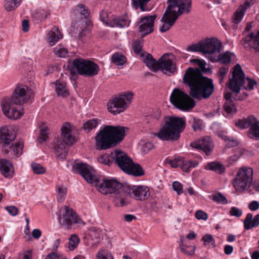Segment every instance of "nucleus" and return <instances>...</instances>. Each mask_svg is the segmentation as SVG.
Here are the masks:
<instances>
[{
	"mask_svg": "<svg viewBox=\"0 0 259 259\" xmlns=\"http://www.w3.org/2000/svg\"><path fill=\"white\" fill-rule=\"evenodd\" d=\"M62 35L57 27L54 26L48 33V42L53 46L62 37Z\"/></svg>",
	"mask_w": 259,
	"mask_h": 259,
	"instance_id": "obj_31",
	"label": "nucleus"
},
{
	"mask_svg": "<svg viewBox=\"0 0 259 259\" xmlns=\"http://www.w3.org/2000/svg\"><path fill=\"white\" fill-rule=\"evenodd\" d=\"M126 129L119 125H105L96 135L97 149L103 150L116 146L124 139Z\"/></svg>",
	"mask_w": 259,
	"mask_h": 259,
	"instance_id": "obj_3",
	"label": "nucleus"
},
{
	"mask_svg": "<svg viewBox=\"0 0 259 259\" xmlns=\"http://www.w3.org/2000/svg\"><path fill=\"white\" fill-rule=\"evenodd\" d=\"M158 65L157 71L160 70L168 76L174 74L177 69L176 65L167 54L163 55L158 59Z\"/></svg>",
	"mask_w": 259,
	"mask_h": 259,
	"instance_id": "obj_19",
	"label": "nucleus"
},
{
	"mask_svg": "<svg viewBox=\"0 0 259 259\" xmlns=\"http://www.w3.org/2000/svg\"><path fill=\"white\" fill-rule=\"evenodd\" d=\"M205 168L206 170H211L219 174L224 173L226 169L225 166L218 161H212L207 163Z\"/></svg>",
	"mask_w": 259,
	"mask_h": 259,
	"instance_id": "obj_34",
	"label": "nucleus"
},
{
	"mask_svg": "<svg viewBox=\"0 0 259 259\" xmlns=\"http://www.w3.org/2000/svg\"><path fill=\"white\" fill-rule=\"evenodd\" d=\"M62 137L63 142L67 145H72L75 142V138L71 135V125L69 123L64 124L62 128Z\"/></svg>",
	"mask_w": 259,
	"mask_h": 259,
	"instance_id": "obj_23",
	"label": "nucleus"
},
{
	"mask_svg": "<svg viewBox=\"0 0 259 259\" xmlns=\"http://www.w3.org/2000/svg\"><path fill=\"white\" fill-rule=\"evenodd\" d=\"M113 23L112 26L122 28L129 25L130 20L126 16H122L113 18Z\"/></svg>",
	"mask_w": 259,
	"mask_h": 259,
	"instance_id": "obj_36",
	"label": "nucleus"
},
{
	"mask_svg": "<svg viewBox=\"0 0 259 259\" xmlns=\"http://www.w3.org/2000/svg\"><path fill=\"white\" fill-rule=\"evenodd\" d=\"M55 55L60 58H64L68 54V50L63 46L59 45L54 49Z\"/></svg>",
	"mask_w": 259,
	"mask_h": 259,
	"instance_id": "obj_45",
	"label": "nucleus"
},
{
	"mask_svg": "<svg viewBox=\"0 0 259 259\" xmlns=\"http://www.w3.org/2000/svg\"><path fill=\"white\" fill-rule=\"evenodd\" d=\"M247 81V85L246 83L244 85L243 89L246 90H252L254 89V85L256 84V81L254 79L247 77L245 80Z\"/></svg>",
	"mask_w": 259,
	"mask_h": 259,
	"instance_id": "obj_57",
	"label": "nucleus"
},
{
	"mask_svg": "<svg viewBox=\"0 0 259 259\" xmlns=\"http://www.w3.org/2000/svg\"><path fill=\"white\" fill-rule=\"evenodd\" d=\"M253 169L250 167H243L239 169L233 183L237 192H242L249 186L253 179Z\"/></svg>",
	"mask_w": 259,
	"mask_h": 259,
	"instance_id": "obj_11",
	"label": "nucleus"
},
{
	"mask_svg": "<svg viewBox=\"0 0 259 259\" xmlns=\"http://www.w3.org/2000/svg\"><path fill=\"white\" fill-rule=\"evenodd\" d=\"M56 193L57 201L60 202H62L66 198L67 188L63 185L57 186Z\"/></svg>",
	"mask_w": 259,
	"mask_h": 259,
	"instance_id": "obj_43",
	"label": "nucleus"
},
{
	"mask_svg": "<svg viewBox=\"0 0 259 259\" xmlns=\"http://www.w3.org/2000/svg\"><path fill=\"white\" fill-rule=\"evenodd\" d=\"M31 168L33 172L37 175L43 174L46 172V168L38 163H32Z\"/></svg>",
	"mask_w": 259,
	"mask_h": 259,
	"instance_id": "obj_55",
	"label": "nucleus"
},
{
	"mask_svg": "<svg viewBox=\"0 0 259 259\" xmlns=\"http://www.w3.org/2000/svg\"><path fill=\"white\" fill-rule=\"evenodd\" d=\"M125 189L126 197L130 196L137 200L143 201L148 199L150 196L149 188L146 186H135L127 184Z\"/></svg>",
	"mask_w": 259,
	"mask_h": 259,
	"instance_id": "obj_16",
	"label": "nucleus"
},
{
	"mask_svg": "<svg viewBox=\"0 0 259 259\" xmlns=\"http://www.w3.org/2000/svg\"><path fill=\"white\" fill-rule=\"evenodd\" d=\"M22 0H5L4 7L8 12L15 10L21 3Z\"/></svg>",
	"mask_w": 259,
	"mask_h": 259,
	"instance_id": "obj_40",
	"label": "nucleus"
},
{
	"mask_svg": "<svg viewBox=\"0 0 259 259\" xmlns=\"http://www.w3.org/2000/svg\"><path fill=\"white\" fill-rule=\"evenodd\" d=\"M113 158L115 163L123 171L128 166H130V164L132 163V161H133L132 159L127 156L126 153L120 150H116L114 151Z\"/></svg>",
	"mask_w": 259,
	"mask_h": 259,
	"instance_id": "obj_20",
	"label": "nucleus"
},
{
	"mask_svg": "<svg viewBox=\"0 0 259 259\" xmlns=\"http://www.w3.org/2000/svg\"><path fill=\"white\" fill-rule=\"evenodd\" d=\"M191 146L197 149L201 150L204 151L206 155H209L213 148V144L210 138L207 137L191 143Z\"/></svg>",
	"mask_w": 259,
	"mask_h": 259,
	"instance_id": "obj_21",
	"label": "nucleus"
},
{
	"mask_svg": "<svg viewBox=\"0 0 259 259\" xmlns=\"http://www.w3.org/2000/svg\"><path fill=\"white\" fill-rule=\"evenodd\" d=\"M201 240L204 242V243L205 245L214 243V239L210 234H205L203 236Z\"/></svg>",
	"mask_w": 259,
	"mask_h": 259,
	"instance_id": "obj_61",
	"label": "nucleus"
},
{
	"mask_svg": "<svg viewBox=\"0 0 259 259\" xmlns=\"http://www.w3.org/2000/svg\"><path fill=\"white\" fill-rule=\"evenodd\" d=\"M209 197L212 201L218 203L226 204L228 203L227 198L220 192L210 195Z\"/></svg>",
	"mask_w": 259,
	"mask_h": 259,
	"instance_id": "obj_44",
	"label": "nucleus"
},
{
	"mask_svg": "<svg viewBox=\"0 0 259 259\" xmlns=\"http://www.w3.org/2000/svg\"><path fill=\"white\" fill-rule=\"evenodd\" d=\"M250 6V3L248 0L245 1L234 13L232 18V22L235 24H238L242 19L246 10Z\"/></svg>",
	"mask_w": 259,
	"mask_h": 259,
	"instance_id": "obj_25",
	"label": "nucleus"
},
{
	"mask_svg": "<svg viewBox=\"0 0 259 259\" xmlns=\"http://www.w3.org/2000/svg\"><path fill=\"white\" fill-rule=\"evenodd\" d=\"M258 226H259V214L255 215L253 218L251 213H247L244 220V229L248 230Z\"/></svg>",
	"mask_w": 259,
	"mask_h": 259,
	"instance_id": "obj_29",
	"label": "nucleus"
},
{
	"mask_svg": "<svg viewBox=\"0 0 259 259\" xmlns=\"http://www.w3.org/2000/svg\"><path fill=\"white\" fill-rule=\"evenodd\" d=\"M79 218L71 208L64 206L60 208L59 222L60 225L69 229L73 224L79 223Z\"/></svg>",
	"mask_w": 259,
	"mask_h": 259,
	"instance_id": "obj_14",
	"label": "nucleus"
},
{
	"mask_svg": "<svg viewBox=\"0 0 259 259\" xmlns=\"http://www.w3.org/2000/svg\"><path fill=\"white\" fill-rule=\"evenodd\" d=\"M72 170L80 174L88 183H92L96 180L94 169L86 163H77L73 165Z\"/></svg>",
	"mask_w": 259,
	"mask_h": 259,
	"instance_id": "obj_17",
	"label": "nucleus"
},
{
	"mask_svg": "<svg viewBox=\"0 0 259 259\" xmlns=\"http://www.w3.org/2000/svg\"><path fill=\"white\" fill-rule=\"evenodd\" d=\"M177 19V15L174 16L171 13H168L165 16L164 13L161 20V22L163 23V24L160 28V32H165L169 30L175 24Z\"/></svg>",
	"mask_w": 259,
	"mask_h": 259,
	"instance_id": "obj_26",
	"label": "nucleus"
},
{
	"mask_svg": "<svg viewBox=\"0 0 259 259\" xmlns=\"http://www.w3.org/2000/svg\"><path fill=\"white\" fill-rule=\"evenodd\" d=\"M60 242V239H57L55 241L52 246L53 251L47 255L46 259H66V258H64L61 254L58 253L57 251V249L59 247Z\"/></svg>",
	"mask_w": 259,
	"mask_h": 259,
	"instance_id": "obj_35",
	"label": "nucleus"
},
{
	"mask_svg": "<svg viewBox=\"0 0 259 259\" xmlns=\"http://www.w3.org/2000/svg\"><path fill=\"white\" fill-rule=\"evenodd\" d=\"M143 39H138L133 42V49L136 54H139L141 53L143 47Z\"/></svg>",
	"mask_w": 259,
	"mask_h": 259,
	"instance_id": "obj_54",
	"label": "nucleus"
},
{
	"mask_svg": "<svg viewBox=\"0 0 259 259\" xmlns=\"http://www.w3.org/2000/svg\"><path fill=\"white\" fill-rule=\"evenodd\" d=\"M246 83L245 74L240 64H237L233 68L232 76L226 83L227 87L233 93L238 94L243 89Z\"/></svg>",
	"mask_w": 259,
	"mask_h": 259,
	"instance_id": "obj_10",
	"label": "nucleus"
},
{
	"mask_svg": "<svg viewBox=\"0 0 259 259\" xmlns=\"http://www.w3.org/2000/svg\"><path fill=\"white\" fill-rule=\"evenodd\" d=\"M203 55L210 61V57L222 51V42L216 37L207 38L202 40Z\"/></svg>",
	"mask_w": 259,
	"mask_h": 259,
	"instance_id": "obj_15",
	"label": "nucleus"
},
{
	"mask_svg": "<svg viewBox=\"0 0 259 259\" xmlns=\"http://www.w3.org/2000/svg\"><path fill=\"white\" fill-rule=\"evenodd\" d=\"M182 158H178L175 159L169 160L168 163L172 167L176 168L181 164Z\"/></svg>",
	"mask_w": 259,
	"mask_h": 259,
	"instance_id": "obj_63",
	"label": "nucleus"
},
{
	"mask_svg": "<svg viewBox=\"0 0 259 259\" xmlns=\"http://www.w3.org/2000/svg\"><path fill=\"white\" fill-rule=\"evenodd\" d=\"M100 122L101 120L98 118L90 119L84 123L83 128L84 130L89 132L93 129L96 128Z\"/></svg>",
	"mask_w": 259,
	"mask_h": 259,
	"instance_id": "obj_41",
	"label": "nucleus"
},
{
	"mask_svg": "<svg viewBox=\"0 0 259 259\" xmlns=\"http://www.w3.org/2000/svg\"><path fill=\"white\" fill-rule=\"evenodd\" d=\"M228 68L222 66L220 67L216 74V77L219 80V83L222 84L228 72Z\"/></svg>",
	"mask_w": 259,
	"mask_h": 259,
	"instance_id": "obj_46",
	"label": "nucleus"
},
{
	"mask_svg": "<svg viewBox=\"0 0 259 259\" xmlns=\"http://www.w3.org/2000/svg\"><path fill=\"white\" fill-rule=\"evenodd\" d=\"M219 55L214 57H210L211 62H219L223 64H229L231 61V56L233 54L229 51H227L223 54L219 53Z\"/></svg>",
	"mask_w": 259,
	"mask_h": 259,
	"instance_id": "obj_32",
	"label": "nucleus"
},
{
	"mask_svg": "<svg viewBox=\"0 0 259 259\" xmlns=\"http://www.w3.org/2000/svg\"><path fill=\"white\" fill-rule=\"evenodd\" d=\"M232 95L230 92L225 93L224 99H225L224 105V110L228 114L235 113L237 111L236 105L232 99Z\"/></svg>",
	"mask_w": 259,
	"mask_h": 259,
	"instance_id": "obj_28",
	"label": "nucleus"
},
{
	"mask_svg": "<svg viewBox=\"0 0 259 259\" xmlns=\"http://www.w3.org/2000/svg\"><path fill=\"white\" fill-rule=\"evenodd\" d=\"M110 16L107 11H102L100 13V18L101 20L105 24H108L110 21Z\"/></svg>",
	"mask_w": 259,
	"mask_h": 259,
	"instance_id": "obj_58",
	"label": "nucleus"
},
{
	"mask_svg": "<svg viewBox=\"0 0 259 259\" xmlns=\"http://www.w3.org/2000/svg\"><path fill=\"white\" fill-rule=\"evenodd\" d=\"M79 239L75 234L71 236L68 243V248L70 250H74L77 246Z\"/></svg>",
	"mask_w": 259,
	"mask_h": 259,
	"instance_id": "obj_48",
	"label": "nucleus"
},
{
	"mask_svg": "<svg viewBox=\"0 0 259 259\" xmlns=\"http://www.w3.org/2000/svg\"><path fill=\"white\" fill-rule=\"evenodd\" d=\"M183 82L189 86L190 95L200 100L209 98L214 92L212 79L204 76L199 68L189 67L183 78Z\"/></svg>",
	"mask_w": 259,
	"mask_h": 259,
	"instance_id": "obj_1",
	"label": "nucleus"
},
{
	"mask_svg": "<svg viewBox=\"0 0 259 259\" xmlns=\"http://www.w3.org/2000/svg\"><path fill=\"white\" fill-rule=\"evenodd\" d=\"M230 214L232 216L239 218L242 214V211L241 209L233 206L231 208Z\"/></svg>",
	"mask_w": 259,
	"mask_h": 259,
	"instance_id": "obj_60",
	"label": "nucleus"
},
{
	"mask_svg": "<svg viewBox=\"0 0 259 259\" xmlns=\"http://www.w3.org/2000/svg\"><path fill=\"white\" fill-rule=\"evenodd\" d=\"M76 11L79 13L82 16V17L86 18L89 16V11L85 9V7L83 5H78L75 9Z\"/></svg>",
	"mask_w": 259,
	"mask_h": 259,
	"instance_id": "obj_56",
	"label": "nucleus"
},
{
	"mask_svg": "<svg viewBox=\"0 0 259 259\" xmlns=\"http://www.w3.org/2000/svg\"><path fill=\"white\" fill-rule=\"evenodd\" d=\"M133 96L132 92H126L113 98L107 105L108 111L114 115L123 112L131 103Z\"/></svg>",
	"mask_w": 259,
	"mask_h": 259,
	"instance_id": "obj_9",
	"label": "nucleus"
},
{
	"mask_svg": "<svg viewBox=\"0 0 259 259\" xmlns=\"http://www.w3.org/2000/svg\"><path fill=\"white\" fill-rule=\"evenodd\" d=\"M236 126L241 129L248 127V135L251 139H259V121L252 115L243 118L236 122Z\"/></svg>",
	"mask_w": 259,
	"mask_h": 259,
	"instance_id": "obj_13",
	"label": "nucleus"
},
{
	"mask_svg": "<svg viewBox=\"0 0 259 259\" xmlns=\"http://www.w3.org/2000/svg\"><path fill=\"white\" fill-rule=\"evenodd\" d=\"M195 217L198 220H206L208 218L207 214L204 211L199 210L196 212Z\"/></svg>",
	"mask_w": 259,
	"mask_h": 259,
	"instance_id": "obj_62",
	"label": "nucleus"
},
{
	"mask_svg": "<svg viewBox=\"0 0 259 259\" xmlns=\"http://www.w3.org/2000/svg\"><path fill=\"white\" fill-rule=\"evenodd\" d=\"M99 66L90 60L82 58H75L71 65L70 73H76L85 77H93L98 74Z\"/></svg>",
	"mask_w": 259,
	"mask_h": 259,
	"instance_id": "obj_7",
	"label": "nucleus"
},
{
	"mask_svg": "<svg viewBox=\"0 0 259 259\" xmlns=\"http://www.w3.org/2000/svg\"><path fill=\"white\" fill-rule=\"evenodd\" d=\"M186 127V119L184 117L168 116L165 123L155 136L162 141H177Z\"/></svg>",
	"mask_w": 259,
	"mask_h": 259,
	"instance_id": "obj_4",
	"label": "nucleus"
},
{
	"mask_svg": "<svg viewBox=\"0 0 259 259\" xmlns=\"http://www.w3.org/2000/svg\"><path fill=\"white\" fill-rule=\"evenodd\" d=\"M16 135L12 130L7 126H3L0 130V143L3 144V150L5 153H10L12 157L17 158L23 153V143L21 141L9 144L14 140Z\"/></svg>",
	"mask_w": 259,
	"mask_h": 259,
	"instance_id": "obj_6",
	"label": "nucleus"
},
{
	"mask_svg": "<svg viewBox=\"0 0 259 259\" xmlns=\"http://www.w3.org/2000/svg\"><path fill=\"white\" fill-rule=\"evenodd\" d=\"M156 17V15H153L146 16L141 18L138 26H139V31L141 33L142 37L153 31L154 23Z\"/></svg>",
	"mask_w": 259,
	"mask_h": 259,
	"instance_id": "obj_18",
	"label": "nucleus"
},
{
	"mask_svg": "<svg viewBox=\"0 0 259 259\" xmlns=\"http://www.w3.org/2000/svg\"><path fill=\"white\" fill-rule=\"evenodd\" d=\"M169 3L165 12V16L168 13L178 17L182 14H188L191 9V0H168Z\"/></svg>",
	"mask_w": 259,
	"mask_h": 259,
	"instance_id": "obj_12",
	"label": "nucleus"
},
{
	"mask_svg": "<svg viewBox=\"0 0 259 259\" xmlns=\"http://www.w3.org/2000/svg\"><path fill=\"white\" fill-rule=\"evenodd\" d=\"M96 256L97 259H113L114 257L110 251L104 249L100 250Z\"/></svg>",
	"mask_w": 259,
	"mask_h": 259,
	"instance_id": "obj_50",
	"label": "nucleus"
},
{
	"mask_svg": "<svg viewBox=\"0 0 259 259\" xmlns=\"http://www.w3.org/2000/svg\"><path fill=\"white\" fill-rule=\"evenodd\" d=\"M113 160V156L109 154L101 155L98 159L99 162L107 165L111 164Z\"/></svg>",
	"mask_w": 259,
	"mask_h": 259,
	"instance_id": "obj_51",
	"label": "nucleus"
},
{
	"mask_svg": "<svg viewBox=\"0 0 259 259\" xmlns=\"http://www.w3.org/2000/svg\"><path fill=\"white\" fill-rule=\"evenodd\" d=\"M180 247L183 253L188 255L193 254L195 249V247L193 246H185L183 245L182 241L180 243Z\"/></svg>",
	"mask_w": 259,
	"mask_h": 259,
	"instance_id": "obj_52",
	"label": "nucleus"
},
{
	"mask_svg": "<svg viewBox=\"0 0 259 259\" xmlns=\"http://www.w3.org/2000/svg\"><path fill=\"white\" fill-rule=\"evenodd\" d=\"M54 149L56 156L60 159H65L67 155L68 148L60 140L54 142Z\"/></svg>",
	"mask_w": 259,
	"mask_h": 259,
	"instance_id": "obj_27",
	"label": "nucleus"
},
{
	"mask_svg": "<svg viewBox=\"0 0 259 259\" xmlns=\"http://www.w3.org/2000/svg\"><path fill=\"white\" fill-rule=\"evenodd\" d=\"M62 137L63 142L67 145H72L75 142V138L71 135V125L69 123L64 124L62 128Z\"/></svg>",
	"mask_w": 259,
	"mask_h": 259,
	"instance_id": "obj_24",
	"label": "nucleus"
},
{
	"mask_svg": "<svg viewBox=\"0 0 259 259\" xmlns=\"http://www.w3.org/2000/svg\"><path fill=\"white\" fill-rule=\"evenodd\" d=\"M186 50L188 52H200L203 54L202 40L198 43L188 46Z\"/></svg>",
	"mask_w": 259,
	"mask_h": 259,
	"instance_id": "obj_49",
	"label": "nucleus"
},
{
	"mask_svg": "<svg viewBox=\"0 0 259 259\" xmlns=\"http://www.w3.org/2000/svg\"><path fill=\"white\" fill-rule=\"evenodd\" d=\"M144 62L147 66L153 71H157L158 65V60L156 61L153 58L152 56L150 54H148L145 57Z\"/></svg>",
	"mask_w": 259,
	"mask_h": 259,
	"instance_id": "obj_37",
	"label": "nucleus"
},
{
	"mask_svg": "<svg viewBox=\"0 0 259 259\" xmlns=\"http://www.w3.org/2000/svg\"><path fill=\"white\" fill-rule=\"evenodd\" d=\"M0 170L5 177H12L13 173V167L11 163L7 159H2L0 160Z\"/></svg>",
	"mask_w": 259,
	"mask_h": 259,
	"instance_id": "obj_33",
	"label": "nucleus"
},
{
	"mask_svg": "<svg viewBox=\"0 0 259 259\" xmlns=\"http://www.w3.org/2000/svg\"><path fill=\"white\" fill-rule=\"evenodd\" d=\"M242 44L244 48L250 47L259 52V31L255 35L253 32H251L242 39Z\"/></svg>",
	"mask_w": 259,
	"mask_h": 259,
	"instance_id": "obj_22",
	"label": "nucleus"
},
{
	"mask_svg": "<svg viewBox=\"0 0 259 259\" xmlns=\"http://www.w3.org/2000/svg\"><path fill=\"white\" fill-rule=\"evenodd\" d=\"M111 61L116 65H123L126 62V58L121 53L117 52L112 56Z\"/></svg>",
	"mask_w": 259,
	"mask_h": 259,
	"instance_id": "obj_39",
	"label": "nucleus"
},
{
	"mask_svg": "<svg viewBox=\"0 0 259 259\" xmlns=\"http://www.w3.org/2000/svg\"><path fill=\"white\" fill-rule=\"evenodd\" d=\"M124 172L135 177H141L145 174L144 170L141 165L139 164L134 163L133 161L132 163L130 164V166H128Z\"/></svg>",
	"mask_w": 259,
	"mask_h": 259,
	"instance_id": "obj_30",
	"label": "nucleus"
},
{
	"mask_svg": "<svg viewBox=\"0 0 259 259\" xmlns=\"http://www.w3.org/2000/svg\"><path fill=\"white\" fill-rule=\"evenodd\" d=\"M171 103L182 111H189L196 105L195 101L189 95L178 88L173 90L170 96Z\"/></svg>",
	"mask_w": 259,
	"mask_h": 259,
	"instance_id": "obj_8",
	"label": "nucleus"
},
{
	"mask_svg": "<svg viewBox=\"0 0 259 259\" xmlns=\"http://www.w3.org/2000/svg\"><path fill=\"white\" fill-rule=\"evenodd\" d=\"M173 190L176 191L178 195L181 194L183 191L182 184L178 181H175L172 183Z\"/></svg>",
	"mask_w": 259,
	"mask_h": 259,
	"instance_id": "obj_59",
	"label": "nucleus"
},
{
	"mask_svg": "<svg viewBox=\"0 0 259 259\" xmlns=\"http://www.w3.org/2000/svg\"><path fill=\"white\" fill-rule=\"evenodd\" d=\"M127 184H122L115 179H105L102 182L98 183L97 187L103 194H112L113 203L115 206L122 207L126 205L127 202L125 201L126 198L125 187Z\"/></svg>",
	"mask_w": 259,
	"mask_h": 259,
	"instance_id": "obj_5",
	"label": "nucleus"
},
{
	"mask_svg": "<svg viewBox=\"0 0 259 259\" xmlns=\"http://www.w3.org/2000/svg\"><path fill=\"white\" fill-rule=\"evenodd\" d=\"M188 122L191 124L192 127L195 132L201 130L202 126V121L194 116L189 118Z\"/></svg>",
	"mask_w": 259,
	"mask_h": 259,
	"instance_id": "obj_42",
	"label": "nucleus"
},
{
	"mask_svg": "<svg viewBox=\"0 0 259 259\" xmlns=\"http://www.w3.org/2000/svg\"><path fill=\"white\" fill-rule=\"evenodd\" d=\"M5 209L8 211L9 214L12 216H15L18 214V209L15 206H8L5 207Z\"/></svg>",
	"mask_w": 259,
	"mask_h": 259,
	"instance_id": "obj_64",
	"label": "nucleus"
},
{
	"mask_svg": "<svg viewBox=\"0 0 259 259\" xmlns=\"http://www.w3.org/2000/svg\"><path fill=\"white\" fill-rule=\"evenodd\" d=\"M223 139L226 142V146L228 148H231L236 146L238 145L239 142L236 139H233L232 137H229L226 136L223 137Z\"/></svg>",
	"mask_w": 259,
	"mask_h": 259,
	"instance_id": "obj_53",
	"label": "nucleus"
},
{
	"mask_svg": "<svg viewBox=\"0 0 259 259\" xmlns=\"http://www.w3.org/2000/svg\"><path fill=\"white\" fill-rule=\"evenodd\" d=\"M31 90L27 86L19 85L15 88L11 98L4 99L1 102L2 110L9 118L16 120L23 114L15 105H21L27 102L30 98Z\"/></svg>",
	"mask_w": 259,
	"mask_h": 259,
	"instance_id": "obj_2",
	"label": "nucleus"
},
{
	"mask_svg": "<svg viewBox=\"0 0 259 259\" xmlns=\"http://www.w3.org/2000/svg\"><path fill=\"white\" fill-rule=\"evenodd\" d=\"M56 91L58 95L66 97L69 93L66 88V83L63 81L57 80L56 83Z\"/></svg>",
	"mask_w": 259,
	"mask_h": 259,
	"instance_id": "obj_38",
	"label": "nucleus"
},
{
	"mask_svg": "<svg viewBox=\"0 0 259 259\" xmlns=\"http://www.w3.org/2000/svg\"><path fill=\"white\" fill-rule=\"evenodd\" d=\"M49 129L45 125H42L40 126L39 136L38 141L40 143L45 142L48 139Z\"/></svg>",
	"mask_w": 259,
	"mask_h": 259,
	"instance_id": "obj_47",
	"label": "nucleus"
}]
</instances>
